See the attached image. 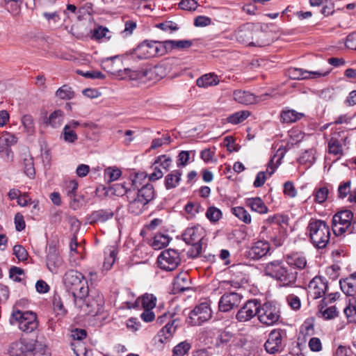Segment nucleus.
<instances>
[{
    "label": "nucleus",
    "mask_w": 356,
    "mask_h": 356,
    "mask_svg": "<svg viewBox=\"0 0 356 356\" xmlns=\"http://www.w3.org/2000/svg\"><path fill=\"white\" fill-rule=\"evenodd\" d=\"M254 24L246 23L239 26L234 32L236 40L248 46L251 45L253 38Z\"/></svg>",
    "instance_id": "nucleus-18"
},
{
    "label": "nucleus",
    "mask_w": 356,
    "mask_h": 356,
    "mask_svg": "<svg viewBox=\"0 0 356 356\" xmlns=\"http://www.w3.org/2000/svg\"><path fill=\"white\" fill-rule=\"evenodd\" d=\"M329 188L327 186H323L316 188L314 191V200L317 203L322 204L326 201L328 197Z\"/></svg>",
    "instance_id": "nucleus-39"
},
{
    "label": "nucleus",
    "mask_w": 356,
    "mask_h": 356,
    "mask_svg": "<svg viewBox=\"0 0 356 356\" xmlns=\"http://www.w3.org/2000/svg\"><path fill=\"white\" fill-rule=\"evenodd\" d=\"M320 312L322 314L323 317L325 320L333 319L338 316V311L335 306H331L330 307L324 309V306L322 305L321 309H319Z\"/></svg>",
    "instance_id": "nucleus-51"
},
{
    "label": "nucleus",
    "mask_w": 356,
    "mask_h": 356,
    "mask_svg": "<svg viewBox=\"0 0 356 356\" xmlns=\"http://www.w3.org/2000/svg\"><path fill=\"white\" fill-rule=\"evenodd\" d=\"M282 341V330L275 329L270 332L268 339L264 343L265 350L268 353L275 354L280 351Z\"/></svg>",
    "instance_id": "nucleus-17"
},
{
    "label": "nucleus",
    "mask_w": 356,
    "mask_h": 356,
    "mask_svg": "<svg viewBox=\"0 0 356 356\" xmlns=\"http://www.w3.org/2000/svg\"><path fill=\"white\" fill-rule=\"evenodd\" d=\"M343 143L336 141L334 140H330L328 142V152L334 155H342L343 154Z\"/></svg>",
    "instance_id": "nucleus-44"
},
{
    "label": "nucleus",
    "mask_w": 356,
    "mask_h": 356,
    "mask_svg": "<svg viewBox=\"0 0 356 356\" xmlns=\"http://www.w3.org/2000/svg\"><path fill=\"white\" fill-rule=\"evenodd\" d=\"M56 95L61 99H70L74 97V92L71 87L67 85H63L57 90Z\"/></svg>",
    "instance_id": "nucleus-43"
},
{
    "label": "nucleus",
    "mask_w": 356,
    "mask_h": 356,
    "mask_svg": "<svg viewBox=\"0 0 356 356\" xmlns=\"http://www.w3.org/2000/svg\"><path fill=\"white\" fill-rule=\"evenodd\" d=\"M22 169L24 174L31 179H34L35 176V169L34 166L33 158L30 154H24L22 155Z\"/></svg>",
    "instance_id": "nucleus-25"
},
{
    "label": "nucleus",
    "mask_w": 356,
    "mask_h": 356,
    "mask_svg": "<svg viewBox=\"0 0 356 356\" xmlns=\"http://www.w3.org/2000/svg\"><path fill=\"white\" fill-rule=\"evenodd\" d=\"M197 6V3L195 0H181L179 2V8L184 10H195Z\"/></svg>",
    "instance_id": "nucleus-62"
},
{
    "label": "nucleus",
    "mask_w": 356,
    "mask_h": 356,
    "mask_svg": "<svg viewBox=\"0 0 356 356\" xmlns=\"http://www.w3.org/2000/svg\"><path fill=\"white\" fill-rule=\"evenodd\" d=\"M257 317L261 323L266 325H272L279 321L280 312L274 303L266 302L261 305L259 301Z\"/></svg>",
    "instance_id": "nucleus-8"
},
{
    "label": "nucleus",
    "mask_w": 356,
    "mask_h": 356,
    "mask_svg": "<svg viewBox=\"0 0 356 356\" xmlns=\"http://www.w3.org/2000/svg\"><path fill=\"white\" fill-rule=\"evenodd\" d=\"M232 213L239 220L245 224L251 222V216L250 213L242 207H233L232 209Z\"/></svg>",
    "instance_id": "nucleus-37"
},
{
    "label": "nucleus",
    "mask_w": 356,
    "mask_h": 356,
    "mask_svg": "<svg viewBox=\"0 0 356 356\" xmlns=\"http://www.w3.org/2000/svg\"><path fill=\"white\" fill-rule=\"evenodd\" d=\"M178 327L177 320L174 319L171 323H168L159 332V336L163 337L167 340L172 337Z\"/></svg>",
    "instance_id": "nucleus-36"
},
{
    "label": "nucleus",
    "mask_w": 356,
    "mask_h": 356,
    "mask_svg": "<svg viewBox=\"0 0 356 356\" xmlns=\"http://www.w3.org/2000/svg\"><path fill=\"white\" fill-rule=\"evenodd\" d=\"M135 195L147 204L154 198V189L152 184L147 183L140 188L134 189Z\"/></svg>",
    "instance_id": "nucleus-23"
},
{
    "label": "nucleus",
    "mask_w": 356,
    "mask_h": 356,
    "mask_svg": "<svg viewBox=\"0 0 356 356\" xmlns=\"http://www.w3.org/2000/svg\"><path fill=\"white\" fill-rule=\"evenodd\" d=\"M178 252L172 249L163 251L158 257V263L161 269L172 271L178 266Z\"/></svg>",
    "instance_id": "nucleus-14"
},
{
    "label": "nucleus",
    "mask_w": 356,
    "mask_h": 356,
    "mask_svg": "<svg viewBox=\"0 0 356 356\" xmlns=\"http://www.w3.org/2000/svg\"><path fill=\"white\" fill-rule=\"evenodd\" d=\"M22 123L29 133L34 131V122L33 117L31 115H24L22 118Z\"/></svg>",
    "instance_id": "nucleus-59"
},
{
    "label": "nucleus",
    "mask_w": 356,
    "mask_h": 356,
    "mask_svg": "<svg viewBox=\"0 0 356 356\" xmlns=\"http://www.w3.org/2000/svg\"><path fill=\"white\" fill-rule=\"evenodd\" d=\"M271 43L270 33L254 25L251 45L253 47H266Z\"/></svg>",
    "instance_id": "nucleus-20"
},
{
    "label": "nucleus",
    "mask_w": 356,
    "mask_h": 356,
    "mask_svg": "<svg viewBox=\"0 0 356 356\" xmlns=\"http://www.w3.org/2000/svg\"><path fill=\"white\" fill-rule=\"evenodd\" d=\"M157 40H145L140 43L136 48L131 51L133 58L138 59H148L159 56L158 51Z\"/></svg>",
    "instance_id": "nucleus-10"
},
{
    "label": "nucleus",
    "mask_w": 356,
    "mask_h": 356,
    "mask_svg": "<svg viewBox=\"0 0 356 356\" xmlns=\"http://www.w3.org/2000/svg\"><path fill=\"white\" fill-rule=\"evenodd\" d=\"M158 51L159 56H163L172 49L178 48V41L165 40L163 42L157 41Z\"/></svg>",
    "instance_id": "nucleus-33"
},
{
    "label": "nucleus",
    "mask_w": 356,
    "mask_h": 356,
    "mask_svg": "<svg viewBox=\"0 0 356 356\" xmlns=\"http://www.w3.org/2000/svg\"><path fill=\"white\" fill-rule=\"evenodd\" d=\"M343 312L349 323H356V305L350 302Z\"/></svg>",
    "instance_id": "nucleus-53"
},
{
    "label": "nucleus",
    "mask_w": 356,
    "mask_h": 356,
    "mask_svg": "<svg viewBox=\"0 0 356 356\" xmlns=\"http://www.w3.org/2000/svg\"><path fill=\"white\" fill-rule=\"evenodd\" d=\"M81 303L75 307L83 310L86 314L95 316L102 310L104 305V298L98 291H92L83 298Z\"/></svg>",
    "instance_id": "nucleus-7"
},
{
    "label": "nucleus",
    "mask_w": 356,
    "mask_h": 356,
    "mask_svg": "<svg viewBox=\"0 0 356 356\" xmlns=\"http://www.w3.org/2000/svg\"><path fill=\"white\" fill-rule=\"evenodd\" d=\"M8 353L10 356H23L25 353L23 350V346L20 341L13 342L8 349Z\"/></svg>",
    "instance_id": "nucleus-50"
},
{
    "label": "nucleus",
    "mask_w": 356,
    "mask_h": 356,
    "mask_svg": "<svg viewBox=\"0 0 356 356\" xmlns=\"http://www.w3.org/2000/svg\"><path fill=\"white\" fill-rule=\"evenodd\" d=\"M350 180L340 184L338 188V196L340 199H344L350 193Z\"/></svg>",
    "instance_id": "nucleus-55"
},
{
    "label": "nucleus",
    "mask_w": 356,
    "mask_h": 356,
    "mask_svg": "<svg viewBox=\"0 0 356 356\" xmlns=\"http://www.w3.org/2000/svg\"><path fill=\"white\" fill-rule=\"evenodd\" d=\"M250 113L248 111H240L229 115L227 118V122L232 124H238L245 121L249 116Z\"/></svg>",
    "instance_id": "nucleus-34"
},
{
    "label": "nucleus",
    "mask_w": 356,
    "mask_h": 356,
    "mask_svg": "<svg viewBox=\"0 0 356 356\" xmlns=\"http://www.w3.org/2000/svg\"><path fill=\"white\" fill-rule=\"evenodd\" d=\"M184 292L193 293L191 277L185 272H179V296Z\"/></svg>",
    "instance_id": "nucleus-31"
},
{
    "label": "nucleus",
    "mask_w": 356,
    "mask_h": 356,
    "mask_svg": "<svg viewBox=\"0 0 356 356\" xmlns=\"http://www.w3.org/2000/svg\"><path fill=\"white\" fill-rule=\"evenodd\" d=\"M330 139L341 142L343 145H346L348 139V134L343 127L335 128L332 129Z\"/></svg>",
    "instance_id": "nucleus-38"
},
{
    "label": "nucleus",
    "mask_w": 356,
    "mask_h": 356,
    "mask_svg": "<svg viewBox=\"0 0 356 356\" xmlns=\"http://www.w3.org/2000/svg\"><path fill=\"white\" fill-rule=\"evenodd\" d=\"M327 288V281L321 276L314 277L308 284L309 291L314 299L323 297Z\"/></svg>",
    "instance_id": "nucleus-16"
},
{
    "label": "nucleus",
    "mask_w": 356,
    "mask_h": 356,
    "mask_svg": "<svg viewBox=\"0 0 356 356\" xmlns=\"http://www.w3.org/2000/svg\"><path fill=\"white\" fill-rule=\"evenodd\" d=\"M220 82L215 73L205 74L196 80V85L200 88H208L217 86Z\"/></svg>",
    "instance_id": "nucleus-24"
},
{
    "label": "nucleus",
    "mask_w": 356,
    "mask_h": 356,
    "mask_svg": "<svg viewBox=\"0 0 356 356\" xmlns=\"http://www.w3.org/2000/svg\"><path fill=\"white\" fill-rule=\"evenodd\" d=\"M159 70V67L156 66L151 67L149 68H147L145 70H143L142 71V76L141 77L146 78L150 81H156L160 79L161 77H159L157 71Z\"/></svg>",
    "instance_id": "nucleus-47"
},
{
    "label": "nucleus",
    "mask_w": 356,
    "mask_h": 356,
    "mask_svg": "<svg viewBox=\"0 0 356 356\" xmlns=\"http://www.w3.org/2000/svg\"><path fill=\"white\" fill-rule=\"evenodd\" d=\"M24 274V270L17 266L11 267L9 270L10 277L13 279V280L17 282H20L22 281V279L19 276Z\"/></svg>",
    "instance_id": "nucleus-61"
},
{
    "label": "nucleus",
    "mask_w": 356,
    "mask_h": 356,
    "mask_svg": "<svg viewBox=\"0 0 356 356\" xmlns=\"http://www.w3.org/2000/svg\"><path fill=\"white\" fill-rule=\"evenodd\" d=\"M155 27L161 29L163 31L172 32L176 31L178 27L176 23L172 21H165L162 23H159L155 25Z\"/></svg>",
    "instance_id": "nucleus-60"
},
{
    "label": "nucleus",
    "mask_w": 356,
    "mask_h": 356,
    "mask_svg": "<svg viewBox=\"0 0 356 356\" xmlns=\"http://www.w3.org/2000/svg\"><path fill=\"white\" fill-rule=\"evenodd\" d=\"M353 352L350 347L340 345L335 351V356H353Z\"/></svg>",
    "instance_id": "nucleus-64"
},
{
    "label": "nucleus",
    "mask_w": 356,
    "mask_h": 356,
    "mask_svg": "<svg viewBox=\"0 0 356 356\" xmlns=\"http://www.w3.org/2000/svg\"><path fill=\"white\" fill-rule=\"evenodd\" d=\"M287 263L290 266L302 270L307 266V259L302 252H292L286 256Z\"/></svg>",
    "instance_id": "nucleus-22"
},
{
    "label": "nucleus",
    "mask_w": 356,
    "mask_h": 356,
    "mask_svg": "<svg viewBox=\"0 0 356 356\" xmlns=\"http://www.w3.org/2000/svg\"><path fill=\"white\" fill-rule=\"evenodd\" d=\"M64 113L63 111L56 110L50 114L44 122L47 125H49L53 128H57L61 125Z\"/></svg>",
    "instance_id": "nucleus-32"
},
{
    "label": "nucleus",
    "mask_w": 356,
    "mask_h": 356,
    "mask_svg": "<svg viewBox=\"0 0 356 356\" xmlns=\"http://www.w3.org/2000/svg\"><path fill=\"white\" fill-rule=\"evenodd\" d=\"M284 194L291 198L296 196L297 190L292 181H288L284 184Z\"/></svg>",
    "instance_id": "nucleus-58"
},
{
    "label": "nucleus",
    "mask_w": 356,
    "mask_h": 356,
    "mask_svg": "<svg viewBox=\"0 0 356 356\" xmlns=\"http://www.w3.org/2000/svg\"><path fill=\"white\" fill-rule=\"evenodd\" d=\"M307 229L314 247L318 249L326 247L330 239V228L325 221L311 218Z\"/></svg>",
    "instance_id": "nucleus-3"
},
{
    "label": "nucleus",
    "mask_w": 356,
    "mask_h": 356,
    "mask_svg": "<svg viewBox=\"0 0 356 356\" xmlns=\"http://www.w3.org/2000/svg\"><path fill=\"white\" fill-rule=\"evenodd\" d=\"M205 236V231L200 225L188 227L181 234L182 240L191 247L187 250V255L195 258L202 251V240Z\"/></svg>",
    "instance_id": "nucleus-5"
},
{
    "label": "nucleus",
    "mask_w": 356,
    "mask_h": 356,
    "mask_svg": "<svg viewBox=\"0 0 356 356\" xmlns=\"http://www.w3.org/2000/svg\"><path fill=\"white\" fill-rule=\"evenodd\" d=\"M52 302L54 309L56 312H57L60 314L63 315L67 314V311L64 307L62 299L60 295L56 292H55L53 296Z\"/></svg>",
    "instance_id": "nucleus-46"
},
{
    "label": "nucleus",
    "mask_w": 356,
    "mask_h": 356,
    "mask_svg": "<svg viewBox=\"0 0 356 356\" xmlns=\"http://www.w3.org/2000/svg\"><path fill=\"white\" fill-rule=\"evenodd\" d=\"M206 216L210 222H217L222 218V212L216 207H209L207 210Z\"/></svg>",
    "instance_id": "nucleus-45"
},
{
    "label": "nucleus",
    "mask_w": 356,
    "mask_h": 356,
    "mask_svg": "<svg viewBox=\"0 0 356 356\" xmlns=\"http://www.w3.org/2000/svg\"><path fill=\"white\" fill-rule=\"evenodd\" d=\"M63 259L60 257L58 248L54 244L48 247L46 257V265L49 271L52 273H57L60 266L63 264Z\"/></svg>",
    "instance_id": "nucleus-15"
},
{
    "label": "nucleus",
    "mask_w": 356,
    "mask_h": 356,
    "mask_svg": "<svg viewBox=\"0 0 356 356\" xmlns=\"http://www.w3.org/2000/svg\"><path fill=\"white\" fill-rule=\"evenodd\" d=\"M270 250V245L266 241H258L246 252V256L253 260H258L266 256Z\"/></svg>",
    "instance_id": "nucleus-19"
},
{
    "label": "nucleus",
    "mask_w": 356,
    "mask_h": 356,
    "mask_svg": "<svg viewBox=\"0 0 356 356\" xmlns=\"http://www.w3.org/2000/svg\"><path fill=\"white\" fill-rule=\"evenodd\" d=\"M305 116L304 113L297 112L293 109H285L280 113L281 122L283 123H293Z\"/></svg>",
    "instance_id": "nucleus-29"
},
{
    "label": "nucleus",
    "mask_w": 356,
    "mask_h": 356,
    "mask_svg": "<svg viewBox=\"0 0 356 356\" xmlns=\"http://www.w3.org/2000/svg\"><path fill=\"white\" fill-rule=\"evenodd\" d=\"M264 273L281 283L283 286H293L298 277V272L293 268L286 266L282 260L267 263L264 266Z\"/></svg>",
    "instance_id": "nucleus-2"
},
{
    "label": "nucleus",
    "mask_w": 356,
    "mask_h": 356,
    "mask_svg": "<svg viewBox=\"0 0 356 356\" xmlns=\"http://www.w3.org/2000/svg\"><path fill=\"white\" fill-rule=\"evenodd\" d=\"M287 147H288V145L285 147V149L284 150H282V152L280 153V156L277 160L276 164L274 163V158L276 156V155H274L273 157H272L270 159V160L269 161V162L268 163V165H267L268 168L270 169V171L268 172V175L270 177L275 172V171L276 170L278 165L281 163V161L287 150ZM266 172H268V170Z\"/></svg>",
    "instance_id": "nucleus-52"
},
{
    "label": "nucleus",
    "mask_w": 356,
    "mask_h": 356,
    "mask_svg": "<svg viewBox=\"0 0 356 356\" xmlns=\"http://www.w3.org/2000/svg\"><path fill=\"white\" fill-rule=\"evenodd\" d=\"M259 308V300L252 299L248 300L245 305L237 312L236 318L239 322L250 321L258 314Z\"/></svg>",
    "instance_id": "nucleus-12"
},
{
    "label": "nucleus",
    "mask_w": 356,
    "mask_h": 356,
    "mask_svg": "<svg viewBox=\"0 0 356 356\" xmlns=\"http://www.w3.org/2000/svg\"><path fill=\"white\" fill-rule=\"evenodd\" d=\"M332 69L329 68L325 71H307L301 68L291 67L287 70V74L291 79L302 80L307 79H316L328 75Z\"/></svg>",
    "instance_id": "nucleus-11"
},
{
    "label": "nucleus",
    "mask_w": 356,
    "mask_h": 356,
    "mask_svg": "<svg viewBox=\"0 0 356 356\" xmlns=\"http://www.w3.org/2000/svg\"><path fill=\"white\" fill-rule=\"evenodd\" d=\"M129 204L128 206L129 212L138 216L144 210L145 206L147 205L142 200L135 195V193L132 195V197L128 198Z\"/></svg>",
    "instance_id": "nucleus-26"
},
{
    "label": "nucleus",
    "mask_w": 356,
    "mask_h": 356,
    "mask_svg": "<svg viewBox=\"0 0 356 356\" xmlns=\"http://www.w3.org/2000/svg\"><path fill=\"white\" fill-rule=\"evenodd\" d=\"M140 298L143 309H154L156 307V298L153 294L145 293Z\"/></svg>",
    "instance_id": "nucleus-42"
},
{
    "label": "nucleus",
    "mask_w": 356,
    "mask_h": 356,
    "mask_svg": "<svg viewBox=\"0 0 356 356\" xmlns=\"http://www.w3.org/2000/svg\"><path fill=\"white\" fill-rule=\"evenodd\" d=\"M13 317L18 321L19 328L26 333L34 331L38 325L37 316L32 312H22L19 310L13 313Z\"/></svg>",
    "instance_id": "nucleus-9"
},
{
    "label": "nucleus",
    "mask_w": 356,
    "mask_h": 356,
    "mask_svg": "<svg viewBox=\"0 0 356 356\" xmlns=\"http://www.w3.org/2000/svg\"><path fill=\"white\" fill-rule=\"evenodd\" d=\"M288 217L286 216H283L281 214H275L273 216H270L267 221L270 223H274L277 225L282 226V225L288 224Z\"/></svg>",
    "instance_id": "nucleus-56"
},
{
    "label": "nucleus",
    "mask_w": 356,
    "mask_h": 356,
    "mask_svg": "<svg viewBox=\"0 0 356 356\" xmlns=\"http://www.w3.org/2000/svg\"><path fill=\"white\" fill-rule=\"evenodd\" d=\"M171 161H172L170 157L166 155H161L156 159L154 162L156 163V165L161 166L165 170H168L171 164Z\"/></svg>",
    "instance_id": "nucleus-63"
},
{
    "label": "nucleus",
    "mask_w": 356,
    "mask_h": 356,
    "mask_svg": "<svg viewBox=\"0 0 356 356\" xmlns=\"http://www.w3.org/2000/svg\"><path fill=\"white\" fill-rule=\"evenodd\" d=\"M13 254L18 259L19 261H25L27 259L28 252L21 245H15L13 247Z\"/></svg>",
    "instance_id": "nucleus-57"
},
{
    "label": "nucleus",
    "mask_w": 356,
    "mask_h": 356,
    "mask_svg": "<svg viewBox=\"0 0 356 356\" xmlns=\"http://www.w3.org/2000/svg\"><path fill=\"white\" fill-rule=\"evenodd\" d=\"M245 205L250 207L252 211L259 213H266L268 212V207L260 197L246 199Z\"/></svg>",
    "instance_id": "nucleus-28"
},
{
    "label": "nucleus",
    "mask_w": 356,
    "mask_h": 356,
    "mask_svg": "<svg viewBox=\"0 0 356 356\" xmlns=\"http://www.w3.org/2000/svg\"><path fill=\"white\" fill-rule=\"evenodd\" d=\"M122 172L118 168H108L104 170V177L108 179V182L117 180L121 175Z\"/></svg>",
    "instance_id": "nucleus-54"
},
{
    "label": "nucleus",
    "mask_w": 356,
    "mask_h": 356,
    "mask_svg": "<svg viewBox=\"0 0 356 356\" xmlns=\"http://www.w3.org/2000/svg\"><path fill=\"white\" fill-rule=\"evenodd\" d=\"M108 33H109V30L106 27L99 26L97 29L91 31L92 35L90 38L95 40H100L104 38L109 40L111 36H107Z\"/></svg>",
    "instance_id": "nucleus-41"
},
{
    "label": "nucleus",
    "mask_w": 356,
    "mask_h": 356,
    "mask_svg": "<svg viewBox=\"0 0 356 356\" xmlns=\"http://www.w3.org/2000/svg\"><path fill=\"white\" fill-rule=\"evenodd\" d=\"M114 212L111 209H99L92 211L86 218L88 222L90 225L96 223H103L113 218Z\"/></svg>",
    "instance_id": "nucleus-21"
},
{
    "label": "nucleus",
    "mask_w": 356,
    "mask_h": 356,
    "mask_svg": "<svg viewBox=\"0 0 356 356\" xmlns=\"http://www.w3.org/2000/svg\"><path fill=\"white\" fill-rule=\"evenodd\" d=\"M339 285L341 291L349 296H354L356 293V282L348 277L339 280Z\"/></svg>",
    "instance_id": "nucleus-30"
},
{
    "label": "nucleus",
    "mask_w": 356,
    "mask_h": 356,
    "mask_svg": "<svg viewBox=\"0 0 356 356\" xmlns=\"http://www.w3.org/2000/svg\"><path fill=\"white\" fill-rule=\"evenodd\" d=\"M33 356H51L50 349L45 344L40 341H35V346L33 352Z\"/></svg>",
    "instance_id": "nucleus-40"
},
{
    "label": "nucleus",
    "mask_w": 356,
    "mask_h": 356,
    "mask_svg": "<svg viewBox=\"0 0 356 356\" xmlns=\"http://www.w3.org/2000/svg\"><path fill=\"white\" fill-rule=\"evenodd\" d=\"M243 296L236 292L224 293L218 302L219 311L222 312H228L235 308H237L242 300Z\"/></svg>",
    "instance_id": "nucleus-13"
},
{
    "label": "nucleus",
    "mask_w": 356,
    "mask_h": 356,
    "mask_svg": "<svg viewBox=\"0 0 356 356\" xmlns=\"http://www.w3.org/2000/svg\"><path fill=\"white\" fill-rule=\"evenodd\" d=\"M63 139L65 142L74 143L78 139V136L74 129L65 125L63 131Z\"/></svg>",
    "instance_id": "nucleus-49"
},
{
    "label": "nucleus",
    "mask_w": 356,
    "mask_h": 356,
    "mask_svg": "<svg viewBox=\"0 0 356 356\" xmlns=\"http://www.w3.org/2000/svg\"><path fill=\"white\" fill-rule=\"evenodd\" d=\"M234 99L239 104H252L255 101L254 95L248 91L236 90L233 92Z\"/></svg>",
    "instance_id": "nucleus-27"
},
{
    "label": "nucleus",
    "mask_w": 356,
    "mask_h": 356,
    "mask_svg": "<svg viewBox=\"0 0 356 356\" xmlns=\"http://www.w3.org/2000/svg\"><path fill=\"white\" fill-rule=\"evenodd\" d=\"M182 314L188 325L199 326L211 318V310L207 302H202L192 310L184 309Z\"/></svg>",
    "instance_id": "nucleus-6"
},
{
    "label": "nucleus",
    "mask_w": 356,
    "mask_h": 356,
    "mask_svg": "<svg viewBox=\"0 0 356 356\" xmlns=\"http://www.w3.org/2000/svg\"><path fill=\"white\" fill-rule=\"evenodd\" d=\"M147 178V175L144 172H138L134 175L133 179H131V182L129 184H131L132 188L134 189H137V188H140L145 184Z\"/></svg>",
    "instance_id": "nucleus-48"
},
{
    "label": "nucleus",
    "mask_w": 356,
    "mask_h": 356,
    "mask_svg": "<svg viewBox=\"0 0 356 356\" xmlns=\"http://www.w3.org/2000/svg\"><path fill=\"white\" fill-rule=\"evenodd\" d=\"M170 240L168 235L161 233L156 234L153 238L152 246L154 250H161L168 245Z\"/></svg>",
    "instance_id": "nucleus-35"
},
{
    "label": "nucleus",
    "mask_w": 356,
    "mask_h": 356,
    "mask_svg": "<svg viewBox=\"0 0 356 356\" xmlns=\"http://www.w3.org/2000/svg\"><path fill=\"white\" fill-rule=\"evenodd\" d=\"M63 284L67 291L72 294L74 305H79L89 292L85 276L74 269L65 272L63 275Z\"/></svg>",
    "instance_id": "nucleus-1"
},
{
    "label": "nucleus",
    "mask_w": 356,
    "mask_h": 356,
    "mask_svg": "<svg viewBox=\"0 0 356 356\" xmlns=\"http://www.w3.org/2000/svg\"><path fill=\"white\" fill-rule=\"evenodd\" d=\"M332 229L335 236L356 233V217L350 210H342L336 213L332 220Z\"/></svg>",
    "instance_id": "nucleus-4"
}]
</instances>
